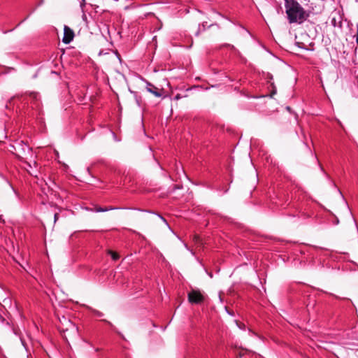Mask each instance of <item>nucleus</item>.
Masks as SVG:
<instances>
[{
  "label": "nucleus",
  "mask_w": 358,
  "mask_h": 358,
  "mask_svg": "<svg viewBox=\"0 0 358 358\" xmlns=\"http://www.w3.org/2000/svg\"><path fill=\"white\" fill-rule=\"evenodd\" d=\"M285 12L289 23L301 24L308 17L303 8L295 0H286Z\"/></svg>",
  "instance_id": "nucleus-1"
},
{
  "label": "nucleus",
  "mask_w": 358,
  "mask_h": 358,
  "mask_svg": "<svg viewBox=\"0 0 358 358\" xmlns=\"http://www.w3.org/2000/svg\"><path fill=\"white\" fill-rule=\"evenodd\" d=\"M13 148L17 152L16 155L20 158L25 157L27 159V154H32L31 148L23 141L17 143Z\"/></svg>",
  "instance_id": "nucleus-2"
},
{
  "label": "nucleus",
  "mask_w": 358,
  "mask_h": 358,
  "mask_svg": "<svg viewBox=\"0 0 358 358\" xmlns=\"http://www.w3.org/2000/svg\"><path fill=\"white\" fill-rule=\"evenodd\" d=\"M204 300V296L199 290L193 289L188 293V301L191 303H199Z\"/></svg>",
  "instance_id": "nucleus-3"
},
{
  "label": "nucleus",
  "mask_w": 358,
  "mask_h": 358,
  "mask_svg": "<svg viewBox=\"0 0 358 358\" xmlns=\"http://www.w3.org/2000/svg\"><path fill=\"white\" fill-rule=\"evenodd\" d=\"M67 322L69 324V327L66 328L65 330H63V331L65 334H67V335L65 334V337L66 338L67 336H69L70 337H76L78 334V327L76 324H74L73 323H72L70 320H68Z\"/></svg>",
  "instance_id": "nucleus-4"
},
{
  "label": "nucleus",
  "mask_w": 358,
  "mask_h": 358,
  "mask_svg": "<svg viewBox=\"0 0 358 358\" xmlns=\"http://www.w3.org/2000/svg\"><path fill=\"white\" fill-rule=\"evenodd\" d=\"M146 89L148 92L155 95L156 97H161L163 95L164 90L162 88H158L154 85L147 83Z\"/></svg>",
  "instance_id": "nucleus-5"
},
{
  "label": "nucleus",
  "mask_w": 358,
  "mask_h": 358,
  "mask_svg": "<svg viewBox=\"0 0 358 358\" xmlns=\"http://www.w3.org/2000/svg\"><path fill=\"white\" fill-rule=\"evenodd\" d=\"M73 31L69 27L65 26L64 29V37L62 41L64 43L68 44L73 40Z\"/></svg>",
  "instance_id": "nucleus-6"
},
{
  "label": "nucleus",
  "mask_w": 358,
  "mask_h": 358,
  "mask_svg": "<svg viewBox=\"0 0 358 358\" xmlns=\"http://www.w3.org/2000/svg\"><path fill=\"white\" fill-rule=\"evenodd\" d=\"M23 162L27 165V168H26V169L29 172V173L31 176L37 177V171L34 170V168H36V166H38L36 162H35L34 160L33 162H29L26 160H24Z\"/></svg>",
  "instance_id": "nucleus-7"
},
{
  "label": "nucleus",
  "mask_w": 358,
  "mask_h": 358,
  "mask_svg": "<svg viewBox=\"0 0 358 358\" xmlns=\"http://www.w3.org/2000/svg\"><path fill=\"white\" fill-rule=\"evenodd\" d=\"M115 209H118V208H113V207L101 208V207H99L95 209V212H96V213L106 212V211H108L110 210H115Z\"/></svg>",
  "instance_id": "nucleus-8"
},
{
  "label": "nucleus",
  "mask_w": 358,
  "mask_h": 358,
  "mask_svg": "<svg viewBox=\"0 0 358 358\" xmlns=\"http://www.w3.org/2000/svg\"><path fill=\"white\" fill-rule=\"evenodd\" d=\"M108 253L111 255V257L113 260L116 261L119 259V255L117 253L113 252V251H108Z\"/></svg>",
  "instance_id": "nucleus-9"
},
{
  "label": "nucleus",
  "mask_w": 358,
  "mask_h": 358,
  "mask_svg": "<svg viewBox=\"0 0 358 358\" xmlns=\"http://www.w3.org/2000/svg\"><path fill=\"white\" fill-rule=\"evenodd\" d=\"M94 315L98 316V317H101L103 316V313L98 311V310H94Z\"/></svg>",
  "instance_id": "nucleus-10"
},
{
  "label": "nucleus",
  "mask_w": 358,
  "mask_h": 358,
  "mask_svg": "<svg viewBox=\"0 0 358 358\" xmlns=\"http://www.w3.org/2000/svg\"><path fill=\"white\" fill-rule=\"evenodd\" d=\"M355 38H356V43L358 45V24H357V34L355 36Z\"/></svg>",
  "instance_id": "nucleus-11"
},
{
  "label": "nucleus",
  "mask_w": 358,
  "mask_h": 358,
  "mask_svg": "<svg viewBox=\"0 0 358 358\" xmlns=\"http://www.w3.org/2000/svg\"><path fill=\"white\" fill-rule=\"evenodd\" d=\"M54 219H55V222L57 220V219H58V214L57 213L55 214Z\"/></svg>",
  "instance_id": "nucleus-12"
},
{
  "label": "nucleus",
  "mask_w": 358,
  "mask_h": 358,
  "mask_svg": "<svg viewBox=\"0 0 358 358\" xmlns=\"http://www.w3.org/2000/svg\"><path fill=\"white\" fill-rule=\"evenodd\" d=\"M180 98H181V96H180V94H177V95H176V96H175V99H176V100H178V99H180Z\"/></svg>",
  "instance_id": "nucleus-13"
},
{
  "label": "nucleus",
  "mask_w": 358,
  "mask_h": 358,
  "mask_svg": "<svg viewBox=\"0 0 358 358\" xmlns=\"http://www.w3.org/2000/svg\"><path fill=\"white\" fill-rule=\"evenodd\" d=\"M159 217H160V218H161V219H162V220L165 223H166V220L164 217H161V216H159Z\"/></svg>",
  "instance_id": "nucleus-14"
},
{
  "label": "nucleus",
  "mask_w": 358,
  "mask_h": 358,
  "mask_svg": "<svg viewBox=\"0 0 358 358\" xmlns=\"http://www.w3.org/2000/svg\"><path fill=\"white\" fill-rule=\"evenodd\" d=\"M85 0H82L81 6H82L83 4H85Z\"/></svg>",
  "instance_id": "nucleus-15"
},
{
  "label": "nucleus",
  "mask_w": 358,
  "mask_h": 358,
  "mask_svg": "<svg viewBox=\"0 0 358 358\" xmlns=\"http://www.w3.org/2000/svg\"><path fill=\"white\" fill-rule=\"evenodd\" d=\"M285 3H286V0H285Z\"/></svg>",
  "instance_id": "nucleus-16"
}]
</instances>
